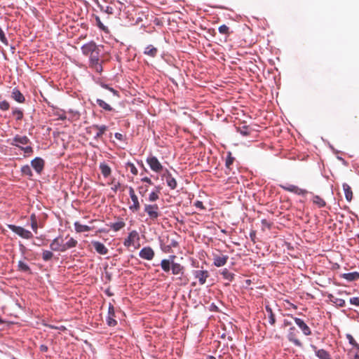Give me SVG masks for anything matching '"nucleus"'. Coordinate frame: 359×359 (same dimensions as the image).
Listing matches in <instances>:
<instances>
[{
  "label": "nucleus",
  "mask_w": 359,
  "mask_h": 359,
  "mask_svg": "<svg viewBox=\"0 0 359 359\" xmlns=\"http://www.w3.org/2000/svg\"><path fill=\"white\" fill-rule=\"evenodd\" d=\"M8 227L13 233L18 235L22 238L29 239L33 237V234L30 231L27 230L22 226H16L14 224H9Z\"/></svg>",
  "instance_id": "1"
},
{
  "label": "nucleus",
  "mask_w": 359,
  "mask_h": 359,
  "mask_svg": "<svg viewBox=\"0 0 359 359\" xmlns=\"http://www.w3.org/2000/svg\"><path fill=\"white\" fill-rule=\"evenodd\" d=\"M339 297L335 296L332 294H329L327 297L332 303L339 307H344L346 306V302L344 299L345 296H347L348 293L346 291H339L338 292Z\"/></svg>",
  "instance_id": "2"
},
{
  "label": "nucleus",
  "mask_w": 359,
  "mask_h": 359,
  "mask_svg": "<svg viewBox=\"0 0 359 359\" xmlns=\"http://www.w3.org/2000/svg\"><path fill=\"white\" fill-rule=\"evenodd\" d=\"M28 144H31V141L26 135H16L10 142V144L11 146L18 147L20 149L24 147L23 145H27Z\"/></svg>",
  "instance_id": "3"
},
{
  "label": "nucleus",
  "mask_w": 359,
  "mask_h": 359,
  "mask_svg": "<svg viewBox=\"0 0 359 359\" xmlns=\"http://www.w3.org/2000/svg\"><path fill=\"white\" fill-rule=\"evenodd\" d=\"M146 162L154 172H160L163 170V165L158 158L151 154L147 157Z\"/></svg>",
  "instance_id": "4"
},
{
  "label": "nucleus",
  "mask_w": 359,
  "mask_h": 359,
  "mask_svg": "<svg viewBox=\"0 0 359 359\" xmlns=\"http://www.w3.org/2000/svg\"><path fill=\"white\" fill-rule=\"evenodd\" d=\"M175 256L170 255L168 259H164L161 261L162 269H182L180 264L174 262Z\"/></svg>",
  "instance_id": "5"
},
{
  "label": "nucleus",
  "mask_w": 359,
  "mask_h": 359,
  "mask_svg": "<svg viewBox=\"0 0 359 359\" xmlns=\"http://www.w3.org/2000/svg\"><path fill=\"white\" fill-rule=\"evenodd\" d=\"M159 208L156 204H146L144 205V212L147 213L149 218L152 220L159 217Z\"/></svg>",
  "instance_id": "6"
},
{
  "label": "nucleus",
  "mask_w": 359,
  "mask_h": 359,
  "mask_svg": "<svg viewBox=\"0 0 359 359\" xmlns=\"http://www.w3.org/2000/svg\"><path fill=\"white\" fill-rule=\"evenodd\" d=\"M51 250L55 252H65L64 241L62 237L58 236L54 238L50 244Z\"/></svg>",
  "instance_id": "7"
},
{
  "label": "nucleus",
  "mask_w": 359,
  "mask_h": 359,
  "mask_svg": "<svg viewBox=\"0 0 359 359\" xmlns=\"http://www.w3.org/2000/svg\"><path fill=\"white\" fill-rule=\"evenodd\" d=\"M31 166L37 174L41 175L45 166V161L41 157H35L31 161Z\"/></svg>",
  "instance_id": "8"
},
{
  "label": "nucleus",
  "mask_w": 359,
  "mask_h": 359,
  "mask_svg": "<svg viewBox=\"0 0 359 359\" xmlns=\"http://www.w3.org/2000/svg\"><path fill=\"white\" fill-rule=\"evenodd\" d=\"M280 187L287 191L294 193L295 194L299 195V196H304L308 193V191L306 189H300L297 186L286 184H281Z\"/></svg>",
  "instance_id": "9"
},
{
  "label": "nucleus",
  "mask_w": 359,
  "mask_h": 359,
  "mask_svg": "<svg viewBox=\"0 0 359 359\" xmlns=\"http://www.w3.org/2000/svg\"><path fill=\"white\" fill-rule=\"evenodd\" d=\"M297 332H298L294 327H291L288 331L287 339L290 342L293 343L295 346L302 347V343L297 338Z\"/></svg>",
  "instance_id": "10"
},
{
  "label": "nucleus",
  "mask_w": 359,
  "mask_h": 359,
  "mask_svg": "<svg viewBox=\"0 0 359 359\" xmlns=\"http://www.w3.org/2000/svg\"><path fill=\"white\" fill-rule=\"evenodd\" d=\"M229 259V256L220 252L213 255V264L217 267L223 266Z\"/></svg>",
  "instance_id": "11"
},
{
  "label": "nucleus",
  "mask_w": 359,
  "mask_h": 359,
  "mask_svg": "<svg viewBox=\"0 0 359 359\" xmlns=\"http://www.w3.org/2000/svg\"><path fill=\"white\" fill-rule=\"evenodd\" d=\"M98 50L95 43L90 42L86 43L81 46V51L84 55L88 56Z\"/></svg>",
  "instance_id": "12"
},
{
  "label": "nucleus",
  "mask_w": 359,
  "mask_h": 359,
  "mask_svg": "<svg viewBox=\"0 0 359 359\" xmlns=\"http://www.w3.org/2000/svg\"><path fill=\"white\" fill-rule=\"evenodd\" d=\"M115 311L114 306L110 303L108 307V316L107 317V323L110 327H114L117 321L114 319Z\"/></svg>",
  "instance_id": "13"
},
{
  "label": "nucleus",
  "mask_w": 359,
  "mask_h": 359,
  "mask_svg": "<svg viewBox=\"0 0 359 359\" xmlns=\"http://www.w3.org/2000/svg\"><path fill=\"white\" fill-rule=\"evenodd\" d=\"M296 325L301 329L302 332L306 336H309L311 334V331L310 327L304 323V321L299 318H293Z\"/></svg>",
  "instance_id": "14"
},
{
  "label": "nucleus",
  "mask_w": 359,
  "mask_h": 359,
  "mask_svg": "<svg viewBox=\"0 0 359 359\" xmlns=\"http://www.w3.org/2000/svg\"><path fill=\"white\" fill-rule=\"evenodd\" d=\"M139 255L142 259L150 260L153 258L154 252L151 248L144 247L140 251Z\"/></svg>",
  "instance_id": "15"
},
{
  "label": "nucleus",
  "mask_w": 359,
  "mask_h": 359,
  "mask_svg": "<svg viewBox=\"0 0 359 359\" xmlns=\"http://www.w3.org/2000/svg\"><path fill=\"white\" fill-rule=\"evenodd\" d=\"M92 246L95 250V251L100 255H104L108 252V250L105 247V245L100 241H93Z\"/></svg>",
  "instance_id": "16"
},
{
  "label": "nucleus",
  "mask_w": 359,
  "mask_h": 359,
  "mask_svg": "<svg viewBox=\"0 0 359 359\" xmlns=\"http://www.w3.org/2000/svg\"><path fill=\"white\" fill-rule=\"evenodd\" d=\"M91 18L95 20V25L100 30L102 31L105 34L109 33V28L102 22L100 18L98 15L92 14Z\"/></svg>",
  "instance_id": "17"
},
{
  "label": "nucleus",
  "mask_w": 359,
  "mask_h": 359,
  "mask_svg": "<svg viewBox=\"0 0 359 359\" xmlns=\"http://www.w3.org/2000/svg\"><path fill=\"white\" fill-rule=\"evenodd\" d=\"M11 97L18 103H23L25 101V96L17 88L13 89Z\"/></svg>",
  "instance_id": "18"
},
{
  "label": "nucleus",
  "mask_w": 359,
  "mask_h": 359,
  "mask_svg": "<svg viewBox=\"0 0 359 359\" xmlns=\"http://www.w3.org/2000/svg\"><path fill=\"white\" fill-rule=\"evenodd\" d=\"M311 348L315 351L316 355L319 359H332L329 353L324 349H317L314 345L311 346Z\"/></svg>",
  "instance_id": "19"
},
{
  "label": "nucleus",
  "mask_w": 359,
  "mask_h": 359,
  "mask_svg": "<svg viewBox=\"0 0 359 359\" xmlns=\"http://www.w3.org/2000/svg\"><path fill=\"white\" fill-rule=\"evenodd\" d=\"M167 185L171 189H175L177 183L176 180L172 176L171 173L167 170L165 174Z\"/></svg>",
  "instance_id": "20"
},
{
  "label": "nucleus",
  "mask_w": 359,
  "mask_h": 359,
  "mask_svg": "<svg viewBox=\"0 0 359 359\" xmlns=\"http://www.w3.org/2000/svg\"><path fill=\"white\" fill-rule=\"evenodd\" d=\"M135 238H139V234L137 231L133 230L129 233L127 238L125 239L123 243L124 245L127 247L130 246L133 243L134 239Z\"/></svg>",
  "instance_id": "21"
},
{
  "label": "nucleus",
  "mask_w": 359,
  "mask_h": 359,
  "mask_svg": "<svg viewBox=\"0 0 359 359\" xmlns=\"http://www.w3.org/2000/svg\"><path fill=\"white\" fill-rule=\"evenodd\" d=\"M97 6L100 8V11L105 13L108 15L114 14V9L113 7L110 6H103L102 5L98 0H93Z\"/></svg>",
  "instance_id": "22"
},
{
  "label": "nucleus",
  "mask_w": 359,
  "mask_h": 359,
  "mask_svg": "<svg viewBox=\"0 0 359 359\" xmlns=\"http://www.w3.org/2000/svg\"><path fill=\"white\" fill-rule=\"evenodd\" d=\"M11 115L15 117L16 121H20L24 116L23 110L19 107H12Z\"/></svg>",
  "instance_id": "23"
},
{
  "label": "nucleus",
  "mask_w": 359,
  "mask_h": 359,
  "mask_svg": "<svg viewBox=\"0 0 359 359\" xmlns=\"http://www.w3.org/2000/svg\"><path fill=\"white\" fill-rule=\"evenodd\" d=\"M194 276L198 278L199 283L203 285L205 283L206 278L208 276V271H195Z\"/></svg>",
  "instance_id": "24"
},
{
  "label": "nucleus",
  "mask_w": 359,
  "mask_h": 359,
  "mask_svg": "<svg viewBox=\"0 0 359 359\" xmlns=\"http://www.w3.org/2000/svg\"><path fill=\"white\" fill-rule=\"evenodd\" d=\"M342 187L346 201L351 202L353 198V192L351 187L347 183H343Z\"/></svg>",
  "instance_id": "25"
},
{
  "label": "nucleus",
  "mask_w": 359,
  "mask_h": 359,
  "mask_svg": "<svg viewBox=\"0 0 359 359\" xmlns=\"http://www.w3.org/2000/svg\"><path fill=\"white\" fill-rule=\"evenodd\" d=\"M93 127L97 129V132L93 137L94 140L100 138L107 129V126L105 125H93Z\"/></svg>",
  "instance_id": "26"
},
{
  "label": "nucleus",
  "mask_w": 359,
  "mask_h": 359,
  "mask_svg": "<svg viewBox=\"0 0 359 359\" xmlns=\"http://www.w3.org/2000/svg\"><path fill=\"white\" fill-rule=\"evenodd\" d=\"M95 102L100 108H102L105 111H112L114 110L112 107H111L108 103H107L102 99L97 98L95 100Z\"/></svg>",
  "instance_id": "27"
},
{
  "label": "nucleus",
  "mask_w": 359,
  "mask_h": 359,
  "mask_svg": "<svg viewBox=\"0 0 359 359\" xmlns=\"http://www.w3.org/2000/svg\"><path fill=\"white\" fill-rule=\"evenodd\" d=\"M99 168H100V170L101 171V173L104 176V177L107 178V177H108L111 175V169L105 163H100Z\"/></svg>",
  "instance_id": "28"
},
{
  "label": "nucleus",
  "mask_w": 359,
  "mask_h": 359,
  "mask_svg": "<svg viewBox=\"0 0 359 359\" xmlns=\"http://www.w3.org/2000/svg\"><path fill=\"white\" fill-rule=\"evenodd\" d=\"M233 161H234V157H233L231 156V152H229L226 156V161H225V166H226L225 173L226 175L230 174L231 165L233 164Z\"/></svg>",
  "instance_id": "29"
},
{
  "label": "nucleus",
  "mask_w": 359,
  "mask_h": 359,
  "mask_svg": "<svg viewBox=\"0 0 359 359\" xmlns=\"http://www.w3.org/2000/svg\"><path fill=\"white\" fill-rule=\"evenodd\" d=\"M341 277L345 278L348 282H351L359 279V273L357 271H354L352 273H343L341 275Z\"/></svg>",
  "instance_id": "30"
},
{
  "label": "nucleus",
  "mask_w": 359,
  "mask_h": 359,
  "mask_svg": "<svg viewBox=\"0 0 359 359\" xmlns=\"http://www.w3.org/2000/svg\"><path fill=\"white\" fill-rule=\"evenodd\" d=\"M74 228L76 232H86L90 230V227L86 224H82L79 222H74Z\"/></svg>",
  "instance_id": "31"
},
{
  "label": "nucleus",
  "mask_w": 359,
  "mask_h": 359,
  "mask_svg": "<svg viewBox=\"0 0 359 359\" xmlns=\"http://www.w3.org/2000/svg\"><path fill=\"white\" fill-rule=\"evenodd\" d=\"M158 53V50L156 48L154 47L152 45H148L144 51V53L147 55L151 57H156Z\"/></svg>",
  "instance_id": "32"
},
{
  "label": "nucleus",
  "mask_w": 359,
  "mask_h": 359,
  "mask_svg": "<svg viewBox=\"0 0 359 359\" xmlns=\"http://www.w3.org/2000/svg\"><path fill=\"white\" fill-rule=\"evenodd\" d=\"M20 171L22 175L27 176L29 179H32L34 175L31 167L29 165L22 166Z\"/></svg>",
  "instance_id": "33"
},
{
  "label": "nucleus",
  "mask_w": 359,
  "mask_h": 359,
  "mask_svg": "<svg viewBox=\"0 0 359 359\" xmlns=\"http://www.w3.org/2000/svg\"><path fill=\"white\" fill-rule=\"evenodd\" d=\"M126 226V223L123 221V219L114 222V223H110L109 224V226L114 231H118L122 228H123Z\"/></svg>",
  "instance_id": "34"
},
{
  "label": "nucleus",
  "mask_w": 359,
  "mask_h": 359,
  "mask_svg": "<svg viewBox=\"0 0 359 359\" xmlns=\"http://www.w3.org/2000/svg\"><path fill=\"white\" fill-rule=\"evenodd\" d=\"M78 242L73 238H69L68 241L64 243L65 252L76 246Z\"/></svg>",
  "instance_id": "35"
},
{
  "label": "nucleus",
  "mask_w": 359,
  "mask_h": 359,
  "mask_svg": "<svg viewBox=\"0 0 359 359\" xmlns=\"http://www.w3.org/2000/svg\"><path fill=\"white\" fill-rule=\"evenodd\" d=\"M88 56L90 67L96 65L99 62V49Z\"/></svg>",
  "instance_id": "36"
},
{
  "label": "nucleus",
  "mask_w": 359,
  "mask_h": 359,
  "mask_svg": "<svg viewBox=\"0 0 359 359\" xmlns=\"http://www.w3.org/2000/svg\"><path fill=\"white\" fill-rule=\"evenodd\" d=\"M219 274L222 276V278L230 282L233 278V273H231L229 271H219ZM226 285L229 284V283H226Z\"/></svg>",
  "instance_id": "37"
},
{
  "label": "nucleus",
  "mask_w": 359,
  "mask_h": 359,
  "mask_svg": "<svg viewBox=\"0 0 359 359\" xmlns=\"http://www.w3.org/2000/svg\"><path fill=\"white\" fill-rule=\"evenodd\" d=\"M131 200L133 201V205L129 207V209L133 212H137V210H139L140 208L138 198L137 196H133V198H131Z\"/></svg>",
  "instance_id": "38"
},
{
  "label": "nucleus",
  "mask_w": 359,
  "mask_h": 359,
  "mask_svg": "<svg viewBox=\"0 0 359 359\" xmlns=\"http://www.w3.org/2000/svg\"><path fill=\"white\" fill-rule=\"evenodd\" d=\"M266 311L268 314L269 323L272 325H274L276 323V318L273 313L272 309L269 306H266Z\"/></svg>",
  "instance_id": "39"
},
{
  "label": "nucleus",
  "mask_w": 359,
  "mask_h": 359,
  "mask_svg": "<svg viewBox=\"0 0 359 359\" xmlns=\"http://www.w3.org/2000/svg\"><path fill=\"white\" fill-rule=\"evenodd\" d=\"M313 203L317 205L319 208L325 207L326 205L325 201L318 195L314 196Z\"/></svg>",
  "instance_id": "40"
},
{
  "label": "nucleus",
  "mask_w": 359,
  "mask_h": 359,
  "mask_svg": "<svg viewBox=\"0 0 359 359\" xmlns=\"http://www.w3.org/2000/svg\"><path fill=\"white\" fill-rule=\"evenodd\" d=\"M237 131L243 136H248L250 134L249 126H243L242 127H239L237 128Z\"/></svg>",
  "instance_id": "41"
},
{
  "label": "nucleus",
  "mask_w": 359,
  "mask_h": 359,
  "mask_svg": "<svg viewBox=\"0 0 359 359\" xmlns=\"http://www.w3.org/2000/svg\"><path fill=\"white\" fill-rule=\"evenodd\" d=\"M100 85L102 88L107 89L108 90H109L110 92H111L114 95L118 96V92L116 90H115L114 88H111L109 85H108L105 83H103V82H100Z\"/></svg>",
  "instance_id": "42"
},
{
  "label": "nucleus",
  "mask_w": 359,
  "mask_h": 359,
  "mask_svg": "<svg viewBox=\"0 0 359 359\" xmlns=\"http://www.w3.org/2000/svg\"><path fill=\"white\" fill-rule=\"evenodd\" d=\"M21 150L25 153V157L30 156L34 151L32 147L30 145L22 147Z\"/></svg>",
  "instance_id": "43"
},
{
  "label": "nucleus",
  "mask_w": 359,
  "mask_h": 359,
  "mask_svg": "<svg viewBox=\"0 0 359 359\" xmlns=\"http://www.w3.org/2000/svg\"><path fill=\"white\" fill-rule=\"evenodd\" d=\"M53 254L50 250H43L42 252V257H43V259L45 261L50 260L53 257Z\"/></svg>",
  "instance_id": "44"
},
{
  "label": "nucleus",
  "mask_w": 359,
  "mask_h": 359,
  "mask_svg": "<svg viewBox=\"0 0 359 359\" xmlns=\"http://www.w3.org/2000/svg\"><path fill=\"white\" fill-rule=\"evenodd\" d=\"M0 41L6 45V46H8V41L6 36V34H5V32H4V30L1 29V27H0Z\"/></svg>",
  "instance_id": "45"
},
{
  "label": "nucleus",
  "mask_w": 359,
  "mask_h": 359,
  "mask_svg": "<svg viewBox=\"0 0 359 359\" xmlns=\"http://www.w3.org/2000/svg\"><path fill=\"white\" fill-rule=\"evenodd\" d=\"M346 338L348 340V342L353 345L356 348L359 349V344L355 341L353 336L350 334H346Z\"/></svg>",
  "instance_id": "46"
},
{
  "label": "nucleus",
  "mask_w": 359,
  "mask_h": 359,
  "mask_svg": "<svg viewBox=\"0 0 359 359\" xmlns=\"http://www.w3.org/2000/svg\"><path fill=\"white\" fill-rule=\"evenodd\" d=\"M126 166L130 168V172L133 174V175H137V169L136 168L135 165H134V163H131V162H128L126 163Z\"/></svg>",
  "instance_id": "47"
},
{
  "label": "nucleus",
  "mask_w": 359,
  "mask_h": 359,
  "mask_svg": "<svg viewBox=\"0 0 359 359\" xmlns=\"http://www.w3.org/2000/svg\"><path fill=\"white\" fill-rule=\"evenodd\" d=\"M10 108V104L6 100L0 102V109L2 111H7Z\"/></svg>",
  "instance_id": "48"
},
{
  "label": "nucleus",
  "mask_w": 359,
  "mask_h": 359,
  "mask_svg": "<svg viewBox=\"0 0 359 359\" xmlns=\"http://www.w3.org/2000/svg\"><path fill=\"white\" fill-rule=\"evenodd\" d=\"M159 196L158 194H156V192L151 191L149 195V201L150 202H155L158 199Z\"/></svg>",
  "instance_id": "49"
},
{
  "label": "nucleus",
  "mask_w": 359,
  "mask_h": 359,
  "mask_svg": "<svg viewBox=\"0 0 359 359\" xmlns=\"http://www.w3.org/2000/svg\"><path fill=\"white\" fill-rule=\"evenodd\" d=\"M218 31L220 34H226L228 33L229 27L226 25H222L219 27Z\"/></svg>",
  "instance_id": "50"
},
{
  "label": "nucleus",
  "mask_w": 359,
  "mask_h": 359,
  "mask_svg": "<svg viewBox=\"0 0 359 359\" xmlns=\"http://www.w3.org/2000/svg\"><path fill=\"white\" fill-rule=\"evenodd\" d=\"M349 302L352 305H354L355 306H359V297H351L349 299Z\"/></svg>",
  "instance_id": "51"
},
{
  "label": "nucleus",
  "mask_w": 359,
  "mask_h": 359,
  "mask_svg": "<svg viewBox=\"0 0 359 359\" xmlns=\"http://www.w3.org/2000/svg\"><path fill=\"white\" fill-rule=\"evenodd\" d=\"M91 67H93L97 72L99 73H100L102 71V67L100 62L93 65Z\"/></svg>",
  "instance_id": "52"
},
{
  "label": "nucleus",
  "mask_w": 359,
  "mask_h": 359,
  "mask_svg": "<svg viewBox=\"0 0 359 359\" xmlns=\"http://www.w3.org/2000/svg\"><path fill=\"white\" fill-rule=\"evenodd\" d=\"M194 206L199 210H203L205 208L203 202L201 201H196L194 203Z\"/></svg>",
  "instance_id": "53"
},
{
  "label": "nucleus",
  "mask_w": 359,
  "mask_h": 359,
  "mask_svg": "<svg viewBox=\"0 0 359 359\" xmlns=\"http://www.w3.org/2000/svg\"><path fill=\"white\" fill-rule=\"evenodd\" d=\"M31 227H32V230L35 233H36L37 228H38L37 222L36 221H32V222H31Z\"/></svg>",
  "instance_id": "54"
},
{
  "label": "nucleus",
  "mask_w": 359,
  "mask_h": 359,
  "mask_svg": "<svg viewBox=\"0 0 359 359\" xmlns=\"http://www.w3.org/2000/svg\"><path fill=\"white\" fill-rule=\"evenodd\" d=\"M114 137L120 141H123L125 140L124 136L120 133H115Z\"/></svg>",
  "instance_id": "55"
},
{
  "label": "nucleus",
  "mask_w": 359,
  "mask_h": 359,
  "mask_svg": "<svg viewBox=\"0 0 359 359\" xmlns=\"http://www.w3.org/2000/svg\"><path fill=\"white\" fill-rule=\"evenodd\" d=\"M141 181L143 182H146L150 185L153 184V182L151 180V179L148 177H144L141 179Z\"/></svg>",
  "instance_id": "56"
},
{
  "label": "nucleus",
  "mask_w": 359,
  "mask_h": 359,
  "mask_svg": "<svg viewBox=\"0 0 359 359\" xmlns=\"http://www.w3.org/2000/svg\"><path fill=\"white\" fill-rule=\"evenodd\" d=\"M129 195H130V198H133V196L134 197L137 196L135 194V191H134L133 188L131 187H129Z\"/></svg>",
  "instance_id": "57"
},
{
  "label": "nucleus",
  "mask_w": 359,
  "mask_h": 359,
  "mask_svg": "<svg viewBox=\"0 0 359 359\" xmlns=\"http://www.w3.org/2000/svg\"><path fill=\"white\" fill-rule=\"evenodd\" d=\"M39 348L41 352H46L48 351V346L44 344H41Z\"/></svg>",
  "instance_id": "58"
},
{
  "label": "nucleus",
  "mask_w": 359,
  "mask_h": 359,
  "mask_svg": "<svg viewBox=\"0 0 359 359\" xmlns=\"http://www.w3.org/2000/svg\"><path fill=\"white\" fill-rule=\"evenodd\" d=\"M19 266L21 268L20 269H29V267L27 265L24 264L22 262H19Z\"/></svg>",
  "instance_id": "59"
},
{
  "label": "nucleus",
  "mask_w": 359,
  "mask_h": 359,
  "mask_svg": "<svg viewBox=\"0 0 359 359\" xmlns=\"http://www.w3.org/2000/svg\"><path fill=\"white\" fill-rule=\"evenodd\" d=\"M50 327L52 328L56 329V330H62V331H64L66 330L65 327L63 325H61L60 327H55V326L50 325Z\"/></svg>",
  "instance_id": "60"
},
{
  "label": "nucleus",
  "mask_w": 359,
  "mask_h": 359,
  "mask_svg": "<svg viewBox=\"0 0 359 359\" xmlns=\"http://www.w3.org/2000/svg\"><path fill=\"white\" fill-rule=\"evenodd\" d=\"M291 325H292V323L290 321L287 320V319L284 320V321H283V327H284L290 326Z\"/></svg>",
  "instance_id": "61"
},
{
  "label": "nucleus",
  "mask_w": 359,
  "mask_h": 359,
  "mask_svg": "<svg viewBox=\"0 0 359 359\" xmlns=\"http://www.w3.org/2000/svg\"><path fill=\"white\" fill-rule=\"evenodd\" d=\"M178 245V243L175 240H171L169 246L177 247Z\"/></svg>",
  "instance_id": "62"
},
{
  "label": "nucleus",
  "mask_w": 359,
  "mask_h": 359,
  "mask_svg": "<svg viewBox=\"0 0 359 359\" xmlns=\"http://www.w3.org/2000/svg\"><path fill=\"white\" fill-rule=\"evenodd\" d=\"M120 187V184L118 183L117 184L114 185V187H112L111 189V190L114 191V192H116L118 187Z\"/></svg>",
  "instance_id": "63"
},
{
  "label": "nucleus",
  "mask_w": 359,
  "mask_h": 359,
  "mask_svg": "<svg viewBox=\"0 0 359 359\" xmlns=\"http://www.w3.org/2000/svg\"><path fill=\"white\" fill-rule=\"evenodd\" d=\"M352 359H359V353H355Z\"/></svg>",
  "instance_id": "64"
}]
</instances>
